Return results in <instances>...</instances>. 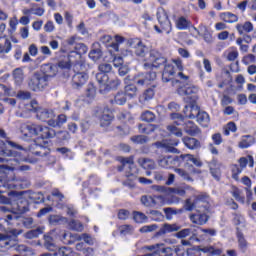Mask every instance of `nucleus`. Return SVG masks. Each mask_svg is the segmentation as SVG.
I'll return each mask as SVG.
<instances>
[{"instance_id":"63","label":"nucleus","mask_w":256,"mask_h":256,"mask_svg":"<svg viewBox=\"0 0 256 256\" xmlns=\"http://www.w3.org/2000/svg\"><path fill=\"white\" fill-rule=\"evenodd\" d=\"M255 61H256V58H255V55L253 54H247L242 59V63L244 65H251V63H255Z\"/></svg>"},{"instance_id":"12","label":"nucleus","mask_w":256,"mask_h":256,"mask_svg":"<svg viewBox=\"0 0 256 256\" xmlns=\"http://www.w3.org/2000/svg\"><path fill=\"white\" fill-rule=\"evenodd\" d=\"M167 63V58L157 50H151L148 57V62L144 63L143 67L146 70L161 67Z\"/></svg>"},{"instance_id":"50","label":"nucleus","mask_w":256,"mask_h":256,"mask_svg":"<svg viewBox=\"0 0 256 256\" xmlns=\"http://www.w3.org/2000/svg\"><path fill=\"white\" fill-rule=\"evenodd\" d=\"M233 223L237 227H245V216L242 215L241 213H234L233 214Z\"/></svg>"},{"instance_id":"28","label":"nucleus","mask_w":256,"mask_h":256,"mask_svg":"<svg viewBox=\"0 0 256 256\" xmlns=\"http://www.w3.org/2000/svg\"><path fill=\"white\" fill-rule=\"evenodd\" d=\"M154 145L155 147H157V149H165L167 153H179V150L169 145V142H167V140L158 141Z\"/></svg>"},{"instance_id":"64","label":"nucleus","mask_w":256,"mask_h":256,"mask_svg":"<svg viewBox=\"0 0 256 256\" xmlns=\"http://www.w3.org/2000/svg\"><path fill=\"white\" fill-rule=\"evenodd\" d=\"M10 243V239L7 235L0 234V247H9Z\"/></svg>"},{"instance_id":"15","label":"nucleus","mask_w":256,"mask_h":256,"mask_svg":"<svg viewBox=\"0 0 256 256\" xmlns=\"http://www.w3.org/2000/svg\"><path fill=\"white\" fill-rule=\"evenodd\" d=\"M155 79H157V73L155 72L138 73L134 77V83L139 87H147V85H151Z\"/></svg>"},{"instance_id":"46","label":"nucleus","mask_w":256,"mask_h":256,"mask_svg":"<svg viewBox=\"0 0 256 256\" xmlns=\"http://www.w3.org/2000/svg\"><path fill=\"white\" fill-rule=\"evenodd\" d=\"M43 231H45V227H38L34 230H30L26 233L25 237L26 239H35L39 235H43Z\"/></svg>"},{"instance_id":"60","label":"nucleus","mask_w":256,"mask_h":256,"mask_svg":"<svg viewBox=\"0 0 256 256\" xmlns=\"http://www.w3.org/2000/svg\"><path fill=\"white\" fill-rule=\"evenodd\" d=\"M102 55L103 53L101 52V49H93L89 53V57L92 61H99Z\"/></svg>"},{"instance_id":"55","label":"nucleus","mask_w":256,"mask_h":256,"mask_svg":"<svg viewBox=\"0 0 256 256\" xmlns=\"http://www.w3.org/2000/svg\"><path fill=\"white\" fill-rule=\"evenodd\" d=\"M141 119L146 121V123H153V121H155V114L151 111H145L142 113Z\"/></svg>"},{"instance_id":"32","label":"nucleus","mask_w":256,"mask_h":256,"mask_svg":"<svg viewBox=\"0 0 256 256\" xmlns=\"http://www.w3.org/2000/svg\"><path fill=\"white\" fill-rule=\"evenodd\" d=\"M153 97H155V90L153 88H148L143 92L142 95H140L139 101L142 103V105H145L148 103V101H151Z\"/></svg>"},{"instance_id":"1","label":"nucleus","mask_w":256,"mask_h":256,"mask_svg":"<svg viewBox=\"0 0 256 256\" xmlns=\"http://www.w3.org/2000/svg\"><path fill=\"white\" fill-rule=\"evenodd\" d=\"M27 211H29L27 204L23 205V200H19L17 202V208L12 214H8L5 217L0 218V229H3L5 225L7 227H16L17 225H21V223L24 227L30 229V227H33V218H23L19 216V214L27 213Z\"/></svg>"},{"instance_id":"14","label":"nucleus","mask_w":256,"mask_h":256,"mask_svg":"<svg viewBox=\"0 0 256 256\" xmlns=\"http://www.w3.org/2000/svg\"><path fill=\"white\" fill-rule=\"evenodd\" d=\"M157 19H158V23H160L161 28L155 25L154 26L155 31H157V33L164 32L167 35H169V33H171L172 26H171V21L169 20V16H167V12H165V10L158 11Z\"/></svg>"},{"instance_id":"48","label":"nucleus","mask_w":256,"mask_h":256,"mask_svg":"<svg viewBox=\"0 0 256 256\" xmlns=\"http://www.w3.org/2000/svg\"><path fill=\"white\" fill-rule=\"evenodd\" d=\"M130 140L136 145H145V143H149V137L145 135L132 136Z\"/></svg>"},{"instance_id":"20","label":"nucleus","mask_w":256,"mask_h":256,"mask_svg":"<svg viewBox=\"0 0 256 256\" xmlns=\"http://www.w3.org/2000/svg\"><path fill=\"white\" fill-rule=\"evenodd\" d=\"M30 151L33 155H36L37 157H45L49 155V148L41 144H37L36 142L30 145Z\"/></svg>"},{"instance_id":"11","label":"nucleus","mask_w":256,"mask_h":256,"mask_svg":"<svg viewBox=\"0 0 256 256\" xmlns=\"http://www.w3.org/2000/svg\"><path fill=\"white\" fill-rule=\"evenodd\" d=\"M81 69H83V64L79 62L74 64L73 71L75 74L72 77V87H74V89H81V87L87 83V79H89L87 73L79 72Z\"/></svg>"},{"instance_id":"26","label":"nucleus","mask_w":256,"mask_h":256,"mask_svg":"<svg viewBox=\"0 0 256 256\" xmlns=\"http://www.w3.org/2000/svg\"><path fill=\"white\" fill-rule=\"evenodd\" d=\"M98 117L100 119L101 127H107V125H109L111 121H113V114L111 113V111H109V109H104L102 114Z\"/></svg>"},{"instance_id":"43","label":"nucleus","mask_w":256,"mask_h":256,"mask_svg":"<svg viewBox=\"0 0 256 256\" xmlns=\"http://www.w3.org/2000/svg\"><path fill=\"white\" fill-rule=\"evenodd\" d=\"M67 221H68L67 218L61 215H51L49 217L50 225H63L67 223Z\"/></svg>"},{"instance_id":"4","label":"nucleus","mask_w":256,"mask_h":256,"mask_svg":"<svg viewBox=\"0 0 256 256\" xmlns=\"http://www.w3.org/2000/svg\"><path fill=\"white\" fill-rule=\"evenodd\" d=\"M183 113L188 119H196L197 123L202 127H209L211 121L209 114L205 111H201L197 104L186 105L183 109Z\"/></svg>"},{"instance_id":"19","label":"nucleus","mask_w":256,"mask_h":256,"mask_svg":"<svg viewBox=\"0 0 256 256\" xmlns=\"http://www.w3.org/2000/svg\"><path fill=\"white\" fill-rule=\"evenodd\" d=\"M130 45L134 49V53L137 55V57H145V53L149 51L147 46H145L144 43L139 39L133 40Z\"/></svg>"},{"instance_id":"59","label":"nucleus","mask_w":256,"mask_h":256,"mask_svg":"<svg viewBox=\"0 0 256 256\" xmlns=\"http://www.w3.org/2000/svg\"><path fill=\"white\" fill-rule=\"evenodd\" d=\"M159 229V226L157 224L152 225H145L140 228V233H153V231H157Z\"/></svg>"},{"instance_id":"53","label":"nucleus","mask_w":256,"mask_h":256,"mask_svg":"<svg viewBox=\"0 0 256 256\" xmlns=\"http://www.w3.org/2000/svg\"><path fill=\"white\" fill-rule=\"evenodd\" d=\"M99 73H97V75H109V73H111V69H113V67L111 66V64H108V63H103V64H100L99 67Z\"/></svg>"},{"instance_id":"36","label":"nucleus","mask_w":256,"mask_h":256,"mask_svg":"<svg viewBox=\"0 0 256 256\" xmlns=\"http://www.w3.org/2000/svg\"><path fill=\"white\" fill-rule=\"evenodd\" d=\"M110 103L112 105H125L127 103V96L125 95V92H118L114 99L110 100Z\"/></svg>"},{"instance_id":"2","label":"nucleus","mask_w":256,"mask_h":256,"mask_svg":"<svg viewBox=\"0 0 256 256\" xmlns=\"http://www.w3.org/2000/svg\"><path fill=\"white\" fill-rule=\"evenodd\" d=\"M3 155L6 157H11L10 159H7L6 162L7 165H0L3 167V171H31V166L24 165L22 163H35V161L23 156V154L19 151L15 150H3Z\"/></svg>"},{"instance_id":"25","label":"nucleus","mask_w":256,"mask_h":256,"mask_svg":"<svg viewBox=\"0 0 256 256\" xmlns=\"http://www.w3.org/2000/svg\"><path fill=\"white\" fill-rule=\"evenodd\" d=\"M254 29L253 23L250 21H246L244 23H239L236 25V30L239 35H247V33H251Z\"/></svg>"},{"instance_id":"54","label":"nucleus","mask_w":256,"mask_h":256,"mask_svg":"<svg viewBox=\"0 0 256 256\" xmlns=\"http://www.w3.org/2000/svg\"><path fill=\"white\" fill-rule=\"evenodd\" d=\"M69 227L70 229H72V231H78V232H81L84 229L83 224L78 220L70 221Z\"/></svg>"},{"instance_id":"18","label":"nucleus","mask_w":256,"mask_h":256,"mask_svg":"<svg viewBox=\"0 0 256 256\" xmlns=\"http://www.w3.org/2000/svg\"><path fill=\"white\" fill-rule=\"evenodd\" d=\"M179 163L178 156H164L158 159V165L163 167V169H171V167H175Z\"/></svg>"},{"instance_id":"10","label":"nucleus","mask_w":256,"mask_h":256,"mask_svg":"<svg viewBox=\"0 0 256 256\" xmlns=\"http://www.w3.org/2000/svg\"><path fill=\"white\" fill-rule=\"evenodd\" d=\"M118 160L122 163V167H119L118 170L123 171L125 169L127 179L135 181L137 179V167H135L133 156L127 158L120 157Z\"/></svg>"},{"instance_id":"44","label":"nucleus","mask_w":256,"mask_h":256,"mask_svg":"<svg viewBox=\"0 0 256 256\" xmlns=\"http://www.w3.org/2000/svg\"><path fill=\"white\" fill-rule=\"evenodd\" d=\"M181 159H186L187 161H191L196 167H203V162H201V159L195 158V156L191 154H182L180 155Z\"/></svg>"},{"instance_id":"27","label":"nucleus","mask_w":256,"mask_h":256,"mask_svg":"<svg viewBox=\"0 0 256 256\" xmlns=\"http://www.w3.org/2000/svg\"><path fill=\"white\" fill-rule=\"evenodd\" d=\"M13 79L14 83L17 87H21L23 85V81H25V73L23 72V69L16 68L13 71Z\"/></svg>"},{"instance_id":"22","label":"nucleus","mask_w":256,"mask_h":256,"mask_svg":"<svg viewBox=\"0 0 256 256\" xmlns=\"http://www.w3.org/2000/svg\"><path fill=\"white\" fill-rule=\"evenodd\" d=\"M189 218L191 223H194V225H205V223L209 221V216L201 212L192 213Z\"/></svg>"},{"instance_id":"13","label":"nucleus","mask_w":256,"mask_h":256,"mask_svg":"<svg viewBox=\"0 0 256 256\" xmlns=\"http://www.w3.org/2000/svg\"><path fill=\"white\" fill-rule=\"evenodd\" d=\"M5 180L6 181H4L3 184V187H5V189H27V187L31 185L27 177L13 176L11 178H7V176H5Z\"/></svg>"},{"instance_id":"42","label":"nucleus","mask_w":256,"mask_h":256,"mask_svg":"<svg viewBox=\"0 0 256 256\" xmlns=\"http://www.w3.org/2000/svg\"><path fill=\"white\" fill-rule=\"evenodd\" d=\"M138 129L140 133H144L145 135H151V133H154V131L157 129V125L148 124L145 126L143 124H139Z\"/></svg>"},{"instance_id":"47","label":"nucleus","mask_w":256,"mask_h":256,"mask_svg":"<svg viewBox=\"0 0 256 256\" xmlns=\"http://www.w3.org/2000/svg\"><path fill=\"white\" fill-rule=\"evenodd\" d=\"M202 253H208V255H221L222 251L219 248H215V246H204L200 248Z\"/></svg>"},{"instance_id":"58","label":"nucleus","mask_w":256,"mask_h":256,"mask_svg":"<svg viewBox=\"0 0 256 256\" xmlns=\"http://www.w3.org/2000/svg\"><path fill=\"white\" fill-rule=\"evenodd\" d=\"M11 49H12L11 41L9 39H6L4 45L0 44V55L9 53Z\"/></svg>"},{"instance_id":"7","label":"nucleus","mask_w":256,"mask_h":256,"mask_svg":"<svg viewBox=\"0 0 256 256\" xmlns=\"http://www.w3.org/2000/svg\"><path fill=\"white\" fill-rule=\"evenodd\" d=\"M26 111H33L36 113L37 119L39 121H51V119H55V112L53 110H49L47 108H39V103L36 100H32L29 104L25 106Z\"/></svg>"},{"instance_id":"29","label":"nucleus","mask_w":256,"mask_h":256,"mask_svg":"<svg viewBox=\"0 0 256 256\" xmlns=\"http://www.w3.org/2000/svg\"><path fill=\"white\" fill-rule=\"evenodd\" d=\"M237 240H238V249L242 253H247V249H249V242L245 239V235L243 233H237Z\"/></svg>"},{"instance_id":"23","label":"nucleus","mask_w":256,"mask_h":256,"mask_svg":"<svg viewBox=\"0 0 256 256\" xmlns=\"http://www.w3.org/2000/svg\"><path fill=\"white\" fill-rule=\"evenodd\" d=\"M181 226L177 224H169L165 223L160 230L156 233V237H161L162 235H167V233H175V231H179Z\"/></svg>"},{"instance_id":"33","label":"nucleus","mask_w":256,"mask_h":256,"mask_svg":"<svg viewBox=\"0 0 256 256\" xmlns=\"http://www.w3.org/2000/svg\"><path fill=\"white\" fill-rule=\"evenodd\" d=\"M73 55H77V52H71L68 58L59 61L55 65H57L58 69H71V65H73V60L71 59V57H73Z\"/></svg>"},{"instance_id":"8","label":"nucleus","mask_w":256,"mask_h":256,"mask_svg":"<svg viewBox=\"0 0 256 256\" xmlns=\"http://www.w3.org/2000/svg\"><path fill=\"white\" fill-rule=\"evenodd\" d=\"M49 81L41 72H35L28 81L30 91L39 93L49 87Z\"/></svg>"},{"instance_id":"52","label":"nucleus","mask_w":256,"mask_h":256,"mask_svg":"<svg viewBox=\"0 0 256 256\" xmlns=\"http://www.w3.org/2000/svg\"><path fill=\"white\" fill-rule=\"evenodd\" d=\"M114 39H115V42H112L108 46L112 47L114 49V51H116V53H118L119 45H121V43H123L125 41V38L120 35H116Z\"/></svg>"},{"instance_id":"45","label":"nucleus","mask_w":256,"mask_h":256,"mask_svg":"<svg viewBox=\"0 0 256 256\" xmlns=\"http://www.w3.org/2000/svg\"><path fill=\"white\" fill-rule=\"evenodd\" d=\"M139 165L143 167V169H155V161L148 158H140L138 160Z\"/></svg>"},{"instance_id":"31","label":"nucleus","mask_w":256,"mask_h":256,"mask_svg":"<svg viewBox=\"0 0 256 256\" xmlns=\"http://www.w3.org/2000/svg\"><path fill=\"white\" fill-rule=\"evenodd\" d=\"M251 145H255V138H253L250 135L243 136L240 142L238 143V147L240 149H249Z\"/></svg>"},{"instance_id":"38","label":"nucleus","mask_w":256,"mask_h":256,"mask_svg":"<svg viewBox=\"0 0 256 256\" xmlns=\"http://www.w3.org/2000/svg\"><path fill=\"white\" fill-rule=\"evenodd\" d=\"M137 91V86L134 84L126 85L124 87V94L128 99H135V97H137Z\"/></svg>"},{"instance_id":"9","label":"nucleus","mask_w":256,"mask_h":256,"mask_svg":"<svg viewBox=\"0 0 256 256\" xmlns=\"http://www.w3.org/2000/svg\"><path fill=\"white\" fill-rule=\"evenodd\" d=\"M178 95L184 97V101L188 103L187 105H197V93H199V88L197 86H184L177 89Z\"/></svg>"},{"instance_id":"5","label":"nucleus","mask_w":256,"mask_h":256,"mask_svg":"<svg viewBox=\"0 0 256 256\" xmlns=\"http://www.w3.org/2000/svg\"><path fill=\"white\" fill-rule=\"evenodd\" d=\"M96 80L100 85V93L105 94L121 85V80L113 74H96Z\"/></svg>"},{"instance_id":"30","label":"nucleus","mask_w":256,"mask_h":256,"mask_svg":"<svg viewBox=\"0 0 256 256\" xmlns=\"http://www.w3.org/2000/svg\"><path fill=\"white\" fill-rule=\"evenodd\" d=\"M175 25L179 31H187L191 27V21L182 16L176 20Z\"/></svg>"},{"instance_id":"62","label":"nucleus","mask_w":256,"mask_h":256,"mask_svg":"<svg viewBox=\"0 0 256 256\" xmlns=\"http://www.w3.org/2000/svg\"><path fill=\"white\" fill-rule=\"evenodd\" d=\"M97 94V90L95 89V86L93 84H89L87 86V89H86V97H88V99H93L95 98V95Z\"/></svg>"},{"instance_id":"51","label":"nucleus","mask_w":256,"mask_h":256,"mask_svg":"<svg viewBox=\"0 0 256 256\" xmlns=\"http://www.w3.org/2000/svg\"><path fill=\"white\" fill-rule=\"evenodd\" d=\"M175 173L179 175V177H182L184 181H188L190 183H193V178L187 173V171L181 169V168H175L174 169Z\"/></svg>"},{"instance_id":"35","label":"nucleus","mask_w":256,"mask_h":256,"mask_svg":"<svg viewBox=\"0 0 256 256\" xmlns=\"http://www.w3.org/2000/svg\"><path fill=\"white\" fill-rule=\"evenodd\" d=\"M173 63L175 65V67L178 69V74H177V79H180V81H187L189 79L188 76H186L185 74H183V61H181V59H174Z\"/></svg>"},{"instance_id":"41","label":"nucleus","mask_w":256,"mask_h":256,"mask_svg":"<svg viewBox=\"0 0 256 256\" xmlns=\"http://www.w3.org/2000/svg\"><path fill=\"white\" fill-rule=\"evenodd\" d=\"M44 247H46L48 251H57L58 249L53 241V237L49 235H44Z\"/></svg>"},{"instance_id":"17","label":"nucleus","mask_w":256,"mask_h":256,"mask_svg":"<svg viewBox=\"0 0 256 256\" xmlns=\"http://www.w3.org/2000/svg\"><path fill=\"white\" fill-rule=\"evenodd\" d=\"M48 81H51L59 73L58 66L55 64H44L40 72Z\"/></svg>"},{"instance_id":"37","label":"nucleus","mask_w":256,"mask_h":256,"mask_svg":"<svg viewBox=\"0 0 256 256\" xmlns=\"http://www.w3.org/2000/svg\"><path fill=\"white\" fill-rule=\"evenodd\" d=\"M185 147H187L188 149H198V147L200 146L199 140L195 139V138H191V137H184L182 139Z\"/></svg>"},{"instance_id":"3","label":"nucleus","mask_w":256,"mask_h":256,"mask_svg":"<svg viewBox=\"0 0 256 256\" xmlns=\"http://www.w3.org/2000/svg\"><path fill=\"white\" fill-rule=\"evenodd\" d=\"M21 133L24 135V139L33 137V135H40L42 139H53V137L57 135L53 128L37 124H27L22 126Z\"/></svg>"},{"instance_id":"6","label":"nucleus","mask_w":256,"mask_h":256,"mask_svg":"<svg viewBox=\"0 0 256 256\" xmlns=\"http://www.w3.org/2000/svg\"><path fill=\"white\" fill-rule=\"evenodd\" d=\"M172 119H175V125H182L184 127L185 133L187 135H190L191 137H197L201 133V129H199V126L196 125L195 122L191 120H187L188 118L179 113H174L171 115Z\"/></svg>"},{"instance_id":"34","label":"nucleus","mask_w":256,"mask_h":256,"mask_svg":"<svg viewBox=\"0 0 256 256\" xmlns=\"http://www.w3.org/2000/svg\"><path fill=\"white\" fill-rule=\"evenodd\" d=\"M64 123H67V116L65 114L58 115L56 120L55 118L48 120V125L50 127H61V125H64Z\"/></svg>"},{"instance_id":"21","label":"nucleus","mask_w":256,"mask_h":256,"mask_svg":"<svg viewBox=\"0 0 256 256\" xmlns=\"http://www.w3.org/2000/svg\"><path fill=\"white\" fill-rule=\"evenodd\" d=\"M159 201H163L162 196H142L141 197V203L145 207H157L159 204Z\"/></svg>"},{"instance_id":"40","label":"nucleus","mask_w":256,"mask_h":256,"mask_svg":"<svg viewBox=\"0 0 256 256\" xmlns=\"http://www.w3.org/2000/svg\"><path fill=\"white\" fill-rule=\"evenodd\" d=\"M57 255L75 256V255H77V253L75 251H73V248L64 246V247L59 248L58 251L56 253H54V256H57Z\"/></svg>"},{"instance_id":"49","label":"nucleus","mask_w":256,"mask_h":256,"mask_svg":"<svg viewBox=\"0 0 256 256\" xmlns=\"http://www.w3.org/2000/svg\"><path fill=\"white\" fill-rule=\"evenodd\" d=\"M180 125L175 124H171L167 126V130L169 131V133H171V135H175L176 137H183V131L181 130V128H178Z\"/></svg>"},{"instance_id":"61","label":"nucleus","mask_w":256,"mask_h":256,"mask_svg":"<svg viewBox=\"0 0 256 256\" xmlns=\"http://www.w3.org/2000/svg\"><path fill=\"white\" fill-rule=\"evenodd\" d=\"M224 21L226 23H237V21H239V18L237 17V15L231 12H227L224 14Z\"/></svg>"},{"instance_id":"39","label":"nucleus","mask_w":256,"mask_h":256,"mask_svg":"<svg viewBox=\"0 0 256 256\" xmlns=\"http://www.w3.org/2000/svg\"><path fill=\"white\" fill-rule=\"evenodd\" d=\"M189 235H197V230H195L194 227H190L176 233V237H178V239H185V237H189Z\"/></svg>"},{"instance_id":"56","label":"nucleus","mask_w":256,"mask_h":256,"mask_svg":"<svg viewBox=\"0 0 256 256\" xmlns=\"http://www.w3.org/2000/svg\"><path fill=\"white\" fill-rule=\"evenodd\" d=\"M237 131V125L234 122H229L224 127V135L229 136L231 133H235Z\"/></svg>"},{"instance_id":"57","label":"nucleus","mask_w":256,"mask_h":256,"mask_svg":"<svg viewBox=\"0 0 256 256\" xmlns=\"http://www.w3.org/2000/svg\"><path fill=\"white\" fill-rule=\"evenodd\" d=\"M133 219L136 223H147V216L142 212H134Z\"/></svg>"},{"instance_id":"24","label":"nucleus","mask_w":256,"mask_h":256,"mask_svg":"<svg viewBox=\"0 0 256 256\" xmlns=\"http://www.w3.org/2000/svg\"><path fill=\"white\" fill-rule=\"evenodd\" d=\"M205 201H207V196L203 195L198 196L194 202L191 201V199H187L185 202V209L186 211H193V209H195L199 203H205Z\"/></svg>"},{"instance_id":"16","label":"nucleus","mask_w":256,"mask_h":256,"mask_svg":"<svg viewBox=\"0 0 256 256\" xmlns=\"http://www.w3.org/2000/svg\"><path fill=\"white\" fill-rule=\"evenodd\" d=\"M175 66L172 64H165L164 70L162 72V81L163 83H169L172 81V85L175 83H180L181 80L175 79Z\"/></svg>"}]
</instances>
